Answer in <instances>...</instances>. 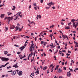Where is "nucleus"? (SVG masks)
Instances as JSON below:
<instances>
[{
  "label": "nucleus",
  "mask_w": 78,
  "mask_h": 78,
  "mask_svg": "<svg viewBox=\"0 0 78 78\" xmlns=\"http://www.w3.org/2000/svg\"><path fill=\"white\" fill-rule=\"evenodd\" d=\"M70 28V27H66L65 28V29L66 30H68V29H69Z\"/></svg>",
  "instance_id": "18"
},
{
  "label": "nucleus",
  "mask_w": 78,
  "mask_h": 78,
  "mask_svg": "<svg viewBox=\"0 0 78 78\" xmlns=\"http://www.w3.org/2000/svg\"><path fill=\"white\" fill-rule=\"evenodd\" d=\"M22 14V12H19L18 13H17L16 14V16H18L19 15H20Z\"/></svg>",
  "instance_id": "14"
},
{
  "label": "nucleus",
  "mask_w": 78,
  "mask_h": 78,
  "mask_svg": "<svg viewBox=\"0 0 78 78\" xmlns=\"http://www.w3.org/2000/svg\"><path fill=\"white\" fill-rule=\"evenodd\" d=\"M65 44L66 45L65 46V47H66V46H67V43H65Z\"/></svg>",
  "instance_id": "53"
},
{
  "label": "nucleus",
  "mask_w": 78,
  "mask_h": 78,
  "mask_svg": "<svg viewBox=\"0 0 78 78\" xmlns=\"http://www.w3.org/2000/svg\"><path fill=\"white\" fill-rule=\"evenodd\" d=\"M9 58L5 57H2L1 58V60L2 61H8L9 60Z\"/></svg>",
  "instance_id": "1"
},
{
  "label": "nucleus",
  "mask_w": 78,
  "mask_h": 78,
  "mask_svg": "<svg viewBox=\"0 0 78 78\" xmlns=\"http://www.w3.org/2000/svg\"><path fill=\"white\" fill-rule=\"evenodd\" d=\"M53 36V34H52L50 35L49 36L51 37V38H52V36Z\"/></svg>",
  "instance_id": "17"
},
{
  "label": "nucleus",
  "mask_w": 78,
  "mask_h": 78,
  "mask_svg": "<svg viewBox=\"0 0 78 78\" xmlns=\"http://www.w3.org/2000/svg\"><path fill=\"white\" fill-rule=\"evenodd\" d=\"M15 28L14 25L12 26V27H10V29H14Z\"/></svg>",
  "instance_id": "11"
},
{
  "label": "nucleus",
  "mask_w": 78,
  "mask_h": 78,
  "mask_svg": "<svg viewBox=\"0 0 78 78\" xmlns=\"http://www.w3.org/2000/svg\"><path fill=\"white\" fill-rule=\"evenodd\" d=\"M30 48H31V52H33V51L34 50V49H33V48H31V46H30Z\"/></svg>",
  "instance_id": "19"
},
{
  "label": "nucleus",
  "mask_w": 78,
  "mask_h": 78,
  "mask_svg": "<svg viewBox=\"0 0 78 78\" xmlns=\"http://www.w3.org/2000/svg\"><path fill=\"white\" fill-rule=\"evenodd\" d=\"M53 66V64H52L51 65H50V67H52Z\"/></svg>",
  "instance_id": "61"
},
{
  "label": "nucleus",
  "mask_w": 78,
  "mask_h": 78,
  "mask_svg": "<svg viewBox=\"0 0 78 78\" xmlns=\"http://www.w3.org/2000/svg\"><path fill=\"white\" fill-rule=\"evenodd\" d=\"M5 16V14H2L0 16L1 18H3Z\"/></svg>",
  "instance_id": "13"
},
{
  "label": "nucleus",
  "mask_w": 78,
  "mask_h": 78,
  "mask_svg": "<svg viewBox=\"0 0 78 78\" xmlns=\"http://www.w3.org/2000/svg\"><path fill=\"white\" fill-rule=\"evenodd\" d=\"M39 72V71H37L36 72H35V73H37V75H38Z\"/></svg>",
  "instance_id": "28"
},
{
  "label": "nucleus",
  "mask_w": 78,
  "mask_h": 78,
  "mask_svg": "<svg viewBox=\"0 0 78 78\" xmlns=\"http://www.w3.org/2000/svg\"><path fill=\"white\" fill-rule=\"evenodd\" d=\"M18 18V16H16V17L14 19V20H17Z\"/></svg>",
  "instance_id": "23"
},
{
  "label": "nucleus",
  "mask_w": 78,
  "mask_h": 78,
  "mask_svg": "<svg viewBox=\"0 0 78 78\" xmlns=\"http://www.w3.org/2000/svg\"><path fill=\"white\" fill-rule=\"evenodd\" d=\"M9 64V62H7V63L5 65V66H6L8 64Z\"/></svg>",
  "instance_id": "32"
},
{
  "label": "nucleus",
  "mask_w": 78,
  "mask_h": 78,
  "mask_svg": "<svg viewBox=\"0 0 78 78\" xmlns=\"http://www.w3.org/2000/svg\"><path fill=\"white\" fill-rule=\"evenodd\" d=\"M23 57H20V59H23Z\"/></svg>",
  "instance_id": "52"
},
{
  "label": "nucleus",
  "mask_w": 78,
  "mask_h": 78,
  "mask_svg": "<svg viewBox=\"0 0 78 78\" xmlns=\"http://www.w3.org/2000/svg\"><path fill=\"white\" fill-rule=\"evenodd\" d=\"M70 25H72V23L71 22H70L69 24H68V25L69 26H70Z\"/></svg>",
  "instance_id": "37"
},
{
  "label": "nucleus",
  "mask_w": 78,
  "mask_h": 78,
  "mask_svg": "<svg viewBox=\"0 0 78 78\" xmlns=\"http://www.w3.org/2000/svg\"><path fill=\"white\" fill-rule=\"evenodd\" d=\"M31 75L32 76H34V73H31Z\"/></svg>",
  "instance_id": "40"
},
{
  "label": "nucleus",
  "mask_w": 78,
  "mask_h": 78,
  "mask_svg": "<svg viewBox=\"0 0 78 78\" xmlns=\"http://www.w3.org/2000/svg\"><path fill=\"white\" fill-rule=\"evenodd\" d=\"M54 26V25H52L50 27V28H53Z\"/></svg>",
  "instance_id": "26"
},
{
  "label": "nucleus",
  "mask_w": 78,
  "mask_h": 78,
  "mask_svg": "<svg viewBox=\"0 0 78 78\" xmlns=\"http://www.w3.org/2000/svg\"><path fill=\"white\" fill-rule=\"evenodd\" d=\"M58 48L59 49L60 48V46L59 45L58 46Z\"/></svg>",
  "instance_id": "63"
},
{
  "label": "nucleus",
  "mask_w": 78,
  "mask_h": 78,
  "mask_svg": "<svg viewBox=\"0 0 78 78\" xmlns=\"http://www.w3.org/2000/svg\"><path fill=\"white\" fill-rule=\"evenodd\" d=\"M25 46H23L21 47L20 48V49H21L20 50L22 51V50H23L24 48H25Z\"/></svg>",
  "instance_id": "7"
},
{
  "label": "nucleus",
  "mask_w": 78,
  "mask_h": 78,
  "mask_svg": "<svg viewBox=\"0 0 78 78\" xmlns=\"http://www.w3.org/2000/svg\"><path fill=\"white\" fill-rule=\"evenodd\" d=\"M44 41H42L41 42V44H43V43H44Z\"/></svg>",
  "instance_id": "59"
},
{
  "label": "nucleus",
  "mask_w": 78,
  "mask_h": 78,
  "mask_svg": "<svg viewBox=\"0 0 78 78\" xmlns=\"http://www.w3.org/2000/svg\"><path fill=\"white\" fill-rule=\"evenodd\" d=\"M62 37H63V38H64V39H66V38H67L68 39H69V38L68 37H67V36L66 35H63V36H62Z\"/></svg>",
  "instance_id": "8"
},
{
  "label": "nucleus",
  "mask_w": 78,
  "mask_h": 78,
  "mask_svg": "<svg viewBox=\"0 0 78 78\" xmlns=\"http://www.w3.org/2000/svg\"><path fill=\"white\" fill-rule=\"evenodd\" d=\"M34 45V44H32L31 45V47H33V46Z\"/></svg>",
  "instance_id": "50"
},
{
  "label": "nucleus",
  "mask_w": 78,
  "mask_h": 78,
  "mask_svg": "<svg viewBox=\"0 0 78 78\" xmlns=\"http://www.w3.org/2000/svg\"><path fill=\"white\" fill-rule=\"evenodd\" d=\"M23 73L22 72V71H19L18 73V75L19 76H21L22 75Z\"/></svg>",
  "instance_id": "5"
},
{
  "label": "nucleus",
  "mask_w": 78,
  "mask_h": 78,
  "mask_svg": "<svg viewBox=\"0 0 78 78\" xmlns=\"http://www.w3.org/2000/svg\"><path fill=\"white\" fill-rule=\"evenodd\" d=\"M5 67V65H2L1 66H0V68H2V67Z\"/></svg>",
  "instance_id": "15"
},
{
  "label": "nucleus",
  "mask_w": 78,
  "mask_h": 78,
  "mask_svg": "<svg viewBox=\"0 0 78 78\" xmlns=\"http://www.w3.org/2000/svg\"><path fill=\"white\" fill-rule=\"evenodd\" d=\"M50 47V45L48 44V45L47 46V48H48Z\"/></svg>",
  "instance_id": "51"
},
{
  "label": "nucleus",
  "mask_w": 78,
  "mask_h": 78,
  "mask_svg": "<svg viewBox=\"0 0 78 78\" xmlns=\"http://www.w3.org/2000/svg\"><path fill=\"white\" fill-rule=\"evenodd\" d=\"M16 71H13V73H11V74L12 76H14L16 75Z\"/></svg>",
  "instance_id": "6"
},
{
  "label": "nucleus",
  "mask_w": 78,
  "mask_h": 78,
  "mask_svg": "<svg viewBox=\"0 0 78 78\" xmlns=\"http://www.w3.org/2000/svg\"><path fill=\"white\" fill-rule=\"evenodd\" d=\"M20 53L21 52L19 51L17 53V54H18V55H19V54H20Z\"/></svg>",
  "instance_id": "49"
},
{
  "label": "nucleus",
  "mask_w": 78,
  "mask_h": 78,
  "mask_svg": "<svg viewBox=\"0 0 78 78\" xmlns=\"http://www.w3.org/2000/svg\"><path fill=\"white\" fill-rule=\"evenodd\" d=\"M74 43L75 44H76V45H77V44H78V43H77V42H76L75 41H74Z\"/></svg>",
  "instance_id": "30"
},
{
  "label": "nucleus",
  "mask_w": 78,
  "mask_h": 78,
  "mask_svg": "<svg viewBox=\"0 0 78 78\" xmlns=\"http://www.w3.org/2000/svg\"><path fill=\"white\" fill-rule=\"evenodd\" d=\"M55 7L54 6L52 7V8L53 9H55Z\"/></svg>",
  "instance_id": "41"
},
{
  "label": "nucleus",
  "mask_w": 78,
  "mask_h": 78,
  "mask_svg": "<svg viewBox=\"0 0 78 78\" xmlns=\"http://www.w3.org/2000/svg\"><path fill=\"white\" fill-rule=\"evenodd\" d=\"M4 52V54L5 55H6V54H8V51H5Z\"/></svg>",
  "instance_id": "20"
},
{
  "label": "nucleus",
  "mask_w": 78,
  "mask_h": 78,
  "mask_svg": "<svg viewBox=\"0 0 78 78\" xmlns=\"http://www.w3.org/2000/svg\"><path fill=\"white\" fill-rule=\"evenodd\" d=\"M58 72L59 73H61L62 72V69H61L60 68L59 69H58Z\"/></svg>",
  "instance_id": "12"
},
{
  "label": "nucleus",
  "mask_w": 78,
  "mask_h": 78,
  "mask_svg": "<svg viewBox=\"0 0 78 78\" xmlns=\"http://www.w3.org/2000/svg\"><path fill=\"white\" fill-rule=\"evenodd\" d=\"M54 58H55V60H56V56H54Z\"/></svg>",
  "instance_id": "35"
},
{
  "label": "nucleus",
  "mask_w": 78,
  "mask_h": 78,
  "mask_svg": "<svg viewBox=\"0 0 78 78\" xmlns=\"http://www.w3.org/2000/svg\"><path fill=\"white\" fill-rule=\"evenodd\" d=\"M50 8V7H46V9H49Z\"/></svg>",
  "instance_id": "42"
},
{
  "label": "nucleus",
  "mask_w": 78,
  "mask_h": 78,
  "mask_svg": "<svg viewBox=\"0 0 78 78\" xmlns=\"http://www.w3.org/2000/svg\"><path fill=\"white\" fill-rule=\"evenodd\" d=\"M11 54H7V56H11Z\"/></svg>",
  "instance_id": "38"
},
{
  "label": "nucleus",
  "mask_w": 78,
  "mask_h": 78,
  "mask_svg": "<svg viewBox=\"0 0 78 78\" xmlns=\"http://www.w3.org/2000/svg\"><path fill=\"white\" fill-rule=\"evenodd\" d=\"M51 44H52V45L51 44L50 45V46H51V48H53V47H54V48H55V45H53V43H51Z\"/></svg>",
  "instance_id": "10"
},
{
  "label": "nucleus",
  "mask_w": 78,
  "mask_h": 78,
  "mask_svg": "<svg viewBox=\"0 0 78 78\" xmlns=\"http://www.w3.org/2000/svg\"><path fill=\"white\" fill-rule=\"evenodd\" d=\"M71 22H73H73H75V20H74V19H72V20H71Z\"/></svg>",
  "instance_id": "16"
},
{
  "label": "nucleus",
  "mask_w": 78,
  "mask_h": 78,
  "mask_svg": "<svg viewBox=\"0 0 78 78\" xmlns=\"http://www.w3.org/2000/svg\"><path fill=\"white\" fill-rule=\"evenodd\" d=\"M72 62H73V64H74V61H73V60H72L71 61Z\"/></svg>",
  "instance_id": "60"
},
{
  "label": "nucleus",
  "mask_w": 78,
  "mask_h": 78,
  "mask_svg": "<svg viewBox=\"0 0 78 78\" xmlns=\"http://www.w3.org/2000/svg\"><path fill=\"white\" fill-rule=\"evenodd\" d=\"M49 51H51V53H52V50H51V49H49Z\"/></svg>",
  "instance_id": "39"
},
{
  "label": "nucleus",
  "mask_w": 78,
  "mask_h": 78,
  "mask_svg": "<svg viewBox=\"0 0 78 78\" xmlns=\"http://www.w3.org/2000/svg\"><path fill=\"white\" fill-rule=\"evenodd\" d=\"M5 75H2V78H4V77H5Z\"/></svg>",
  "instance_id": "36"
},
{
  "label": "nucleus",
  "mask_w": 78,
  "mask_h": 78,
  "mask_svg": "<svg viewBox=\"0 0 78 78\" xmlns=\"http://www.w3.org/2000/svg\"><path fill=\"white\" fill-rule=\"evenodd\" d=\"M59 78H62V76H59Z\"/></svg>",
  "instance_id": "64"
},
{
  "label": "nucleus",
  "mask_w": 78,
  "mask_h": 78,
  "mask_svg": "<svg viewBox=\"0 0 78 78\" xmlns=\"http://www.w3.org/2000/svg\"><path fill=\"white\" fill-rule=\"evenodd\" d=\"M16 30H15V31H16V30H19V27H16Z\"/></svg>",
  "instance_id": "21"
},
{
  "label": "nucleus",
  "mask_w": 78,
  "mask_h": 78,
  "mask_svg": "<svg viewBox=\"0 0 78 78\" xmlns=\"http://www.w3.org/2000/svg\"><path fill=\"white\" fill-rule=\"evenodd\" d=\"M59 67V66H56V69L57 70H58V67Z\"/></svg>",
  "instance_id": "31"
},
{
  "label": "nucleus",
  "mask_w": 78,
  "mask_h": 78,
  "mask_svg": "<svg viewBox=\"0 0 78 78\" xmlns=\"http://www.w3.org/2000/svg\"><path fill=\"white\" fill-rule=\"evenodd\" d=\"M22 28H19V31H22Z\"/></svg>",
  "instance_id": "43"
},
{
  "label": "nucleus",
  "mask_w": 78,
  "mask_h": 78,
  "mask_svg": "<svg viewBox=\"0 0 78 78\" xmlns=\"http://www.w3.org/2000/svg\"><path fill=\"white\" fill-rule=\"evenodd\" d=\"M5 29H6V30H8V28L7 27H5Z\"/></svg>",
  "instance_id": "46"
},
{
  "label": "nucleus",
  "mask_w": 78,
  "mask_h": 78,
  "mask_svg": "<svg viewBox=\"0 0 78 78\" xmlns=\"http://www.w3.org/2000/svg\"><path fill=\"white\" fill-rule=\"evenodd\" d=\"M63 69H65V70H66V67H64Z\"/></svg>",
  "instance_id": "57"
},
{
  "label": "nucleus",
  "mask_w": 78,
  "mask_h": 78,
  "mask_svg": "<svg viewBox=\"0 0 78 78\" xmlns=\"http://www.w3.org/2000/svg\"><path fill=\"white\" fill-rule=\"evenodd\" d=\"M49 6H51V5H52V2H50L49 3L47 4Z\"/></svg>",
  "instance_id": "9"
},
{
  "label": "nucleus",
  "mask_w": 78,
  "mask_h": 78,
  "mask_svg": "<svg viewBox=\"0 0 78 78\" xmlns=\"http://www.w3.org/2000/svg\"><path fill=\"white\" fill-rule=\"evenodd\" d=\"M12 72V70L11 71H8L7 72Z\"/></svg>",
  "instance_id": "44"
},
{
  "label": "nucleus",
  "mask_w": 78,
  "mask_h": 78,
  "mask_svg": "<svg viewBox=\"0 0 78 78\" xmlns=\"http://www.w3.org/2000/svg\"><path fill=\"white\" fill-rule=\"evenodd\" d=\"M54 68H55V66H53L51 69V70H54Z\"/></svg>",
  "instance_id": "34"
},
{
  "label": "nucleus",
  "mask_w": 78,
  "mask_h": 78,
  "mask_svg": "<svg viewBox=\"0 0 78 78\" xmlns=\"http://www.w3.org/2000/svg\"><path fill=\"white\" fill-rule=\"evenodd\" d=\"M34 9H35V10H37V6H36L34 7Z\"/></svg>",
  "instance_id": "33"
},
{
  "label": "nucleus",
  "mask_w": 78,
  "mask_h": 78,
  "mask_svg": "<svg viewBox=\"0 0 78 78\" xmlns=\"http://www.w3.org/2000/svg\"><path fill=\"white\" fill-rule=\"evenodd\" d=\"M7 69H11V66H9V67H7Z\"/></svg>",
  "instance_id": "25"
},
{
  "label": "nucleus",
  "mask_w": 78,
  "mask_h": 78,
  "mask_svg": "<svg viewBox=\"0 0 78 78\" xmlns=\"http://www.w3.org/2000/svg\"><path fill=\"white\" fill-rule=\"evenodd\" d=\"M41 3H43V0H41L40 1Z\"/></svg>",
  "instance_id": "62"
},
{
  "label": "nucleus",
  "mask_w": 78,
  "mask_h": 78,
  "mask_svg": "<svg viewBox=\"0 0 78 78\" xmlns=\"http://www.w3.org/2000/svg\"><path fill=\"white\" fill-rule=\"evenodd\" d=\"M17 27H20V24L19 23L17 24Z\"/></svg>",
  "instance_id": "48"
},
{
  "label": "nucleus",
  "mask_w": 78,
  "mask_h": 78,
  "mask_svg": "<svg viewBox=\"0 0 78 78\" xmlns=\"http://www.w3.org/2000/svg\"><path fill=\"white\" fill-rule=\"evenodd\" d=\"M37 19L38 20L39 19V15H37Z\"/></svg>",
  "instance_id": "47"
},
{
  "label": "nucleus",
  "mask_w": 78,
  "mask_h": 78,
  "mask_svg": "<svg viewBox=\"0 0 78 78\" xmlns=\"http://www.w3.org/2000/svg\"><path fill=\"white\" fill-rule=\"evenodd\" d=\"M47 67L46 66L44 68H43V70H45L46 69H47Z\"/></svg>",
  "instance_id": "27"
},
{
  "label": "nucleus",
  "mask_w": 78,
  "mask_h": 78,
  "mask_svg": "<svg viewBox=\"0 0 78 78\" xmlns=\"http://www.w3.org/2000/svg\"><path fill=\"white\" fill-rule=\"evenodd\" d=\"M39 19H41V16L40 15H39Z\"/></svg>",
  "instance_id": "54"
},
{
  "label": "nucleus",
  "mask_w": 78,
  "mask_h": 78,
  "mask_svg": "<svg viewBox=\"0 0 78 78\" xmlns=\"http://www.w3.org/2000/svg\"><path fill=\"white\" fill-rule=\"evenodd\" d=\"M67 76H71V73H70V71L67 72Z\"/></svg>",
  "instance_id": "4"
},
{
  "label": "nucleus",
  "mask_w": 78,
  "mask_h": 78,
  "mask_svg": "<svg viewBox=\"0 0 78 78\" xmlns=\"http://www.w3.org/2000/svg\"><path fill=\"white\" fill-rule=\"evenodd\" d=\"M62 66H64V62H62Z\"/></svg>",
  "instance_id": "55"
},
{
  "label": "nucleus",
  "mask_w": 78,
  "mask_h": 78,
  "mask_svg": "<svg viewBox=\"0 0 78 78\" xmlns=\"http://www.w3.org/2000/svg\"><path fill=\"white\" fill-rule=\"evenodd\" d=\"M46 44H47V42H44V46H45V45H46Z\"/></svg>",
  "instance_id": "24"
},
{
  "label": "nucleus",
  "mask_w": 78,
  "mask_h": 78,
  "mask_svg": "<svg viewBox=\"0 0 78 78\" xmlns=\"http://www.w3.org/2000/svg\"><path fill=\"white\" fill-rule=\"evenodd\" d=\"M13 19V17L12 16L11 17H9L7 19L8 20L11 21V20H12Z\"/></svg>",
  "instance_id": "2"
},
{
  "label": "nucleus",
  "mask_w": 78,
  "mask_h": 78,
  "mask_svg": "<svg viewBox=\"0 0 78 78\" xmlns=\"http://www.w3.org/2000/svg\"><path fill=\"white\" fill-rule=\"evenodd\" d=\"M33 5L34 6H36V4L35 3H34L33 4Z\"/></svg>",
  "instance_id": "29"
},
{
  "label": "nucleus",
  "mask_w": 78,
  "mask_h": 78,
  "mask_svg": "<svg viewBox=\"0 0 78 78\" xmlns=\"http://www.w3.org/2000/svg\"><path fill=\"white\" fill-rule=\"evenodd\" d=\"M17 16H20V17L21 18H22V16H23V15H17Z\"/></svg>",
  "instance_id": "22"
},
{
  "label": "nucleus",
  "mask_w": 78,
  "mask_h": 78,
  "mask_svg": "<svg viewBox=\"0 0 78 78\" xmlns=\"http://www.w3.org/2000/svg\"><path fill=\"white\" fill-rule=\"evenodd\" d=\"M8 17L7 16H6L5 18V20H6V19H8Z\"/></svg>",
  "instance_id": "45"
},
{
  "label": "nucleus",
  "mask_w": 78,
  "mask_h": 78,
  "mask_svg": "<svg viewBox=\"0 0 78 78\" xmlns=\"http://www.w3.org/2000/svg\"><path fill=\"white\" fill-rule=\"evenodd\" d=\"M66 55L67 56H70V54H68V53H66Z\"/></svg>",
  "instance_id": "56"
},
{
  "label": "nucleus",
  "mask_w": 78,
  "mask_h": 78,
  "mask_svg": "<svg viewBox=\"0 0 78 78\" xmlns=\"http://www.w3.org/2000/svg\"><path fill=\"white\" fill-rule=\"evenodd\" d=\"M11 14H12V13L11 12L9 14L8 16H9V15H11Z\"/></svg>",
  "instance_id": "58"
},
{
  "label": "nucleus",
  "mask_w": 78,
  "mask_h": 78,
  "mask_svg": "<svg viewBox=\"0 0 78 78\" xmlns=\"http://www.w3.org/2000/svg\"><path fill=\"white\" fill-rule=\"evenodd\" d=\"M17 64H18V63H16V64H15L14 65H13V67H15V68H18L19 66H17Z\"/></svg>",
  "instance_id": "3"
}]
</instances>
